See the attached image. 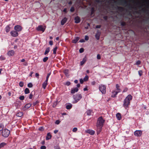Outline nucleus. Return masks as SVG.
<instances>
[{
	"mask_svg": "<svg viewBox=\"0 0 149 149\" xmlns=\"http://www.w3.org/2000/svg\"><path fill=\"white\" fill-rule=\"evenodd\" d=\"M30 91L29 89L27 88H26L24 90V93L25 94H27L29 93Z\"/></svg>",
	"mask_w": 149,
	"mask_h": 149,
	"instance_id": "27",
	"label": "nucleus"
},
{
	"mask_svg": "<svg viewBox=\"0 0 149 149\" xmlns=\"http://www.w3.org/2000/svg\"><path fill=\"white\" fill-rule=\"evenodd\" d=\"M15 53V52L13 50H11L9 51L7 53L8 55L9 56H13Z\"/></svg>",
	"mask_w": 149,
	"mask_h": 149,
	"instance_id": "11",
	"label": "nucleus"
},
{
	"mask_svg": "<svg viewBox=\"0 0 149 149\" xmlns=\"http://www.w3.org/2000/svg\"><path fill=\"white\" fill-rule=\"evenodd\" d=\"M60 122V121L59 120H57L56 121L55 123V124L58 125L59 124Z\"/></svg>",
	"mask_w": 149,
	"mask_h": 149,
	"instance_id": "52",
	"label": "nucleus"
},
{
	"mask_svg": "<svg viewBox=\"0 0 149 149\" xmlns=\"http://www.w3.org/2000/svg\"><path fill=\"white\" fill-rule=\"evenodd\" d=\"M19 86L21 87H22L24 86V83L22 81H20L19 83Z\"/></svg>",
	"mask_w": 149,
	"mask_h": 149,
	"instance_id": "35",
	"label": "nucleus"
},
{
	"mask_svg": "<svg viewBox=\"0 0 149 149\" xmlns=\"http://www.w3.org/2000/svg\"><path fill=\"white\" fill-rule=\"evenodd\" d=\"M10 133V131L6 128L3 130L2 132V136L5 138L9 136Z\"/></svg>",
	"mask_w": 149,
	"mask_h": 149,
	"instance_id": "4",
	"label": "nucleus"
},
{
	"mask_svg": "<svg viewBox=\"0 0 149 149\" xmlns=\"http://www.w3.org/2000/svg\"><path fill=\"white\" fill-rule=\"evenodd\" d=\"M39 130L42 131L44 130V128L42 127H41L38 129Z\"/></svg>",
	"mask_w": 149,
	"mask_h": 149,
	"instance_id": "42",
	"label": "nucleus"
},
{
	"mask_svg": "<svg viewBox=\"0 0 149 149\" xmlns=\"http://www.w3.org/2000/svg\"><path fill=\"white\" fill-rule=\"evenodd\" d=\"M67 20V19L65 17L61 21V24L62 25H63L66 22Z\"/></svg>",
	"mask_w": 149,
	"mask_h": 149,
	"instance_id": "19",
	"label": "nucleus"
},
{
	"mask_svg": "<svg viewBox=\"0 0 149 149\" xmlns=\"http://www.w3.org/2000/svg\"><path fill=\"white\" fill-rule=\"evenodd\" d=\"M48 59V57H47L44 58L43 59V61L44 62H45Z\"/></svg>",
	"mask_w": 149,
	"mask_h": 149,
	"instance_id": "39",
	"label": "nucleus"
},
{
	"mask_svg": "<svg viewBox=\"0 0 149 149\" xmlns=\"http://www.w3.org/2000/svg\"><path fill=\"white\" fill-rule=\"evenodd\" d=\"M50 51V49L49 47H47L46 48L45 52L44 53V54L46 55L48 54Z\"/></svg>",
	"mask_w": 149,
	"mask_h": 149,
	"instance_id": "29",
	"label": "nucleus"
},
{
	"mask_svg": "<svg viewBox=\"0 0 149 149\" xmlns=\"http://www.w3.org/2000/svg\"><path fill=\"white\" fill-rule=\"evenodd\" d=\"M132 97L131 95H128L124 100L123 105L126 109L128 108V106L130 104V101L132 100Z\"/></svg>",
	"mask_w": 149,
	"mask_h": 149,
	"instance_id": "1",
	"label": "nucleus"
},
{
	"mask_svg": "<svg viewBox=\"0 0 149 149\" xmlns=\"http://www.w3.org/2000/svg\"><path fill=\"white\" fill-rule=\"evenodd\" d=\"M4 128V126L2 124H0V131H1Z\"/></svg>",
	"mask_w": 149,
	"mask_h": 149,
	"instance_id": "34",
	"label": "nucleus"
},
{
	"mask_svg": "<svg viewBox=\"0 0 149 149\" xmlns=\"http://www.w3.org/2000/svg\"><path fill=\"white\" fill-rule=\"evenodd\" d=\"M84 49L83 48H81L79 50V51L80 53L83 52H84Z\"/></svg>",
	"mask_w": 149,
	"mask_h": 149,
	"instance_id": "49",
	"label": "nucleus"
},
{
	"mask_svg": "<svg viewBox=\"0 0 149 149\" xmlns=\"http://www.w3.org/2000/svg\"><path fill=\"white\" fill-rule=\"evenodd\" d=\"M72 107V105L71 104H70L66 106V108L68 109H70Z\"/></svg>",
	"mask_w": 149,
	"mask_h": 149,
	"instance_id": "30",
	"label": "nucleus"
},
{
	"mask_svg": "<svg viewBox=\"0 0 149 149\" xmlns=\"http://www.w3.org/2000/svg\"><path fill=\"white\" fill-rule=\"evenodd\" d=\"M64 73L66 76L68 75V70H65Z\"/></svg>",
	"mask_w": 149,
	"mask_h": 149,
	"instance_id": "32",
	"label": "nucleus"
},
{
	"mask_svg": "<svg viewBox=\"0 0 149 149\" xmlns=\"http://www.w3.org/2000/svg\"><path fill=\"white\" fill-rule=\"evenodd\" d=\"M35 75H36V76L38 78H39V74L37 73H36L35 74Z\"/></svg>",
	"mask_w": 149,
	"mask_h": 149,
	"instance_id": "58",
	"label": "nucleus"
},
{
	"mask_svg": "<svg viewBox=\"0 0 149 149\" xmlns=\"http://www.w3.org/2000/svg\"><path fill=\"white\" fill-rule=\"evenodd\" d=\"M88 90V88L87 87H86L85 88H84V91H86Z\"/></svg>",
	"mask_w": 149,
	"mask_h": 149,
	"instance_id": "61",
	"label": "nucleus"
},
{
	"mask_svg": "<svg viewBox=\"0 0 149 149\" xmlns=\"http://www.w3.org/2000/svg\"><path fill=\"white\" fill-rule=\"evenodd\" d=\"M6 145V143L4 142H2L0 144V149Z\"/></svg>",
	"mask_w": 149,
	"mask_h": 149,
	"instance_id": "28",
	"label": "nucleus"
},
{
	"mask_svg": "<svg viewBox=\"0 0 149 149\" xmlns=\"http://www.w3.org/2000/svg\"><path fill=\"white\" fill-rule=\"evenodd\" d=\"M86 133H88L91 135H93L95 133V131L93 130H88L86 131Z\"/></svg>",
	"mask_w": 149,
	"mask_h": 149,
	"instance_id": "12",
	"label": "nucleus"
},
{
	"mask_svg": "<svg viewBox=\"0 0 149 149\" xmlns=\"http://www.w3.org/2000/svg\"><path fill=\"white\" fill-rule=\"evenodd\" d=\"M57 47H55L53 49V53L54 54H56V51L57 49Z\"/></svg>",
	"mask_w": 149,
	"mask_h": 149,
	"instance_id": "33",
	"label": "nucleus"
},
{
	"mask_svg": "<svg viewBox=\"0 0 149 149\" xmlns=\"http://www.w3.org/2000/svg\"><path fill=\"white\" fill-rule=\"evenodd\" d=\"M74 101L73 102V103H76L79 101L82 98V95L80 94H77L73 96Z\"/></svg>",
	"mask_w": 149,
	"mask_h": 149,
	"instance_id": "2",
	"label": "nucleus"
},
{
	"mask_svg": "<svg viewBox=\"0 0 149 149\" xmlns=\"http://www.w3.org/2000/svg\"><path fill=\"white\" fill-rule=\"evenodd\" d=\"M79 37H76L74 39L72 40V42L74 43H75L78 41L79 40Z\"/></svg>",
	"mask_w": 149,
	"mask_h": 149,
	"instance_id": "15",
	"label": "nucleus"
},
{
	"mask_svg": "<svg viewBox=\"0 0 149 149\" xmlns=\"http://www.w3.org/2000/svg\"><path fill=\"white\" fill-rule=\"evenodd\" d=\"M141 63V62L139 60V61H138L136 62V64L137 65H139Z\"/></svg>",
	"mask_w": 149,
	"mask_h": 149,
	"instance_id": "53",
	"label": "nucleus"
},
{
	"mask_svg": "<svg viewBox=\"0 0 149 149\" xmlns=\"http://www.w3.org/2000/svg\"><path fill=\"white\" fill-rule=\"evenodd\" d=\"M95 81H93L91 82V84L92 85H93L95 84Z\"/></svg>",
	"mask_w": 149,
	"mask_h": 149,
	"instance_id": "60",
	"label": "nucleus"
},
{
	"mask_svg": "<svg viewBox=\"0 0 149 149\" xmlns=\"http://www.w3.org/2000/svg\"><path fill=\"white\" fill-rule=\"evenodd\" d=\"M77 127H74L72 130V131L74 132H75L77 131Z\"/></svg>",
	"mask_w": 149,
	"mask_h": 149,
	"instance_id": "43",
	"label": "nucleus"
},
{
	"mask_svg": "<svg viewBox=\"0 0 149 149\" xmlns=\"http://www.w3.org/2000/svg\"><path fill=\"white\" fill-rule=\"evenodd\" d=\"M46 147L45 146H43L40 147L41 149H46Z\"/></svg>",
	"mask_w": 149,
	"mask_h": 149,
	"instance_id": "50",
	"label": "nucleus"
},
{
	"mask_svg": "<svg viewBox=\"0 0 149 149\" xmlns=\"http://www.w3.org/2000/svg\"><path fill=\"white\" fill-rule=\"evenodd\" d=\"M47 81L45 80L42 84V87L44 89L46 88V86L47 84Z\"/></svg>",
	"mask_w": 149,
	"mask_h": 149,
	"instance_id": "18",
	"label": "nucleus"
},
{
	"mask_svg": "<svg viewBox=\"0 0 149 149\" xmlns=\"http://www.w3.org/2000/svg\"><path fill=\"white\" fill-rule=\"evenodd\" d=\"M10 34L13 37H17L18 35V33L16 31L13 30L10 31Z\"/></svg>",
	"mask_w": 149,
	"mask_h": 149,
	"instance_id": "8",
	"label": "nucleus"
},
{
	"mask_svg": "<svg viewBox=\"0 0 149 149\" xmlns=\"http://www.w3.org/2000/svg\"><path fill=\"white\" fill-rule=\"evenodd\" d=\"M75 22L76 23H78L80 22V18L78 16L74 18Z\"/></svg>",
	"mask_w": 149,
	"mask_h": 149,
	"instance_id": "14",
	"label": "nucleus"
},
{
	"mask_svg": "<svg viewBox=\"0 0 149 149\" xmlns=\"http://www.w3.org/2000/svg\"><path fill=\"white\" fill-rule=\"evenodd\" d=\"M8 95L9 96H10L11 95V93L10 92H9L8 93Z\"/></svg>",
	"mask_w": 149,
	"mask_h": 149,
	"instance_id": "63",
	"label": "nucleus"
},
{
	"mask_svg": "<svg viewBox=\"0 0 149 149\" xmlns=\"http://www.w3.org/2000/svg\"><path fill=\"white\" fill-rule=\"evenodd\" d=\"M31 106V104L30 103H28L26 104L24 106V107L26 109H28Z\"/></svg>",
	"mask_w": 149,
	"mask_h": 149,
	"instance_id": "24",
	"label": "nucleus"
},
{
	"mask_svg": "<svg viewBox=\"0 0 149 149\" xmlns=\"http://www.w3.org/2000/svg\"><path fill=\"white\" fill-rule=\"evenodd\" d=\"M14 29L17 32H19L22 30V27L19 25H17L15 26Z\"/></svg>",
	"mask_w": 149,
	"mask_h": 149,
	"instance_id": "7",
	"label": "nucleus"
},
{
	"mask_svg": "<svg viewBox=\"0 0 149 149\" xmlns=\"http://www.w3.org/2000/svg\"><path fill=\"white\" fill-rule=\"evenodd\" d=\"M49 45H53V41H52V40L50 41L49 42Z\"/></svg>",
	"mask_w": 149,
	"mask_h": 149,
	"instance_id": "56",
	"label": "nucleus"
},
{
	"mask_svg": "<svg viewBox=\"0 0 149 149\" xmlns=\"http://www.w3.org/2000/svg\"><path fill=\"white\" fill-rule=\"evenodd\" d=\"M88 76L87 75H86L85 76V77L83 79L84 81H86L88 80Z\"/></svg>",
	"mask_w": 149,
	"mask_h": 149,
	"instance_id": "31",
	"label": "nucleus"
},
{
	"mask_svg": "<svg viewBox=\"0 0 149 149\" xmlns=\"http://www.w3.org/2000/svg\"><path fill=\"white\" fill-rule=\"evenodd\" d=\"M74 8H73V7H72L70 9V11L71 12L73 11H74Z\"/></svg>",
	"mask_w": 149,
	"mask_h": 149,
	"instance_id": "59",
	"label": "nucleus"
},
{
	"mask_svg": "<svg viewBox=\"0 0 149 149\" xmlns=\"http://www.w3.org/2000/svg\"><path fill=\"white\" fill-rule=\"evenodd\" d=\"M10 25L7 26L6 27V31L7 33L8 32L10 31Z\"/></svg>",
	"mask_w": 149,
	"mask_h": 149,
	"instance_id": "22",
	"label": "nucleus"
},
{
	"mask_svg": "<svg viewBox=\"0 0 149 149\" xmlns=\"http://www.w3.org/2000/svg\"><path fill=\"white\" fill-rule=\"evenodd\" d=\"M97 133L99 134L101 131L102 130V127H97Z\"/></svg>",
	"mask_w": 149,
	"mask_h": 149,
	"instance_id": "26",
	"label": "nucleus"
},
{
	"mask_svg": "<svg viewBox=\"0 0 149 149\" xmlns=\"http://www.w3.org/2000/svg\"><path fill=\"white\" fill-rule=\"evenodd\" d=\"M0 59L1 60H3L5 59V58L3 56H1L0 57Z\"/></svg>",
	"mask_w": 149,
	"mask_h": 149,
	"instance_id": "48",
	"label": "nucleus"
},
{
	"mask_svg": "<svg viewBox=\"0 0 149 149\" xmlns=\"http://www.w3.org/2000/svg\"><path fill=\"white\" fill-rule=\"evenodd\" d=\"M38 103V102L37 101H36L35 102H33V105L34 106L35 105L37 104Z\"/></svg>",
	"mask_w": 149,
	"mask_h": 149,
	"instance_id": "54",
	"label": "nucleus"
},
{
	"mask_svg": "<svg viewBox=\"0 0 149 149\" xmlns=\"http://www.w3.org/2000/svg\"><path fill=\"white\" fill-rule=\"evenodd\" d=\"M78 88L77 87L72 88L71 89V93L72 94H74L75 93L77 92L78 91Z\"/></svg>",
	"mask_w": 149,
	"mask_h": 149,
	"instance_id": "10",
	"label": "nucleus"
},
{
	"mask_svg": "<svg viewBox=\"0 0 149 149\" xmlns=\"http://www.w3.org/2000/svg\"><path fill=\"white\" fill-rule=\"evenodd\" d=\"M24 96H20L19 99L21 100H23L24 99Z\"/></svg>",
	"mask_w": 149,
	"mask_h": 149,
	"instance_id": "40",
	"label": "nucleus"
},
{
	"mask_svg": "<svg viewBox=\"0 0 149 149\" xmlns=\"http://www.w3.org/2000/svg\"><path fill=\"white\" fill-rule=\"evenodd\" d=\"M80 42H85V41L84 40V39H81L80 40H79V41Z\"/></svg>",
	"mask_w": 149,
	"mask_h": 149,
	"instance_id": "57",
	"label": "nucleus"
},
{
	"mask_svg": "<svg viewBox=\"0 0 149 149\" xmlns=\"http://www.w3.org/2000/svg\"><path fill=\"white\" fill-rule=\"evenodd\" d=\"M116 118L118 120H120L121 119V114L119 113H118L116 114Z\"/></svg>",
	"mask_w": 149,
	"mask_h": 149,
	"instance_id": "16",
	"label": "nucleus"
},
{
	"mask_svg": "<svg viewBox=\"0 0 149 149\" xmlns=\"http://www.w3.org/2000/svg\"><path fill=\"white\" fill-rule=\"evenodd\" d=\"M80 86V84H77L76 87H77L78 88Z\"/></svg>",
	"mask_w": 149,
	"mask_h": 149,
	"instance_id": "62",
	"label": "nucleus"
},
{
	"mask_svg": "<svg viewBox=\"0 0 149 149\" xmlns=\"http://www.w3.org/2000/svg\"><path fill=\"white\" fill-rule=\"evenodd\" d=\"M116 88L117 89V91L118 92H120L121 91V90L120 88V86L118 84H116Z\"/></svg>",
	"mask_w": 149,
	"mask_h": 149,
	"instance_id": "25",
	"label": "nucleus"
},
{
	"mask_svg": "<svg viewBox=\"0 0 149 149\" xmlns=\"http://www.w3.org/2000/svg\"><path fill=\"white\" fill-rule=\"evenodd\" d=\"M27 86L29 88H31L33 86V84L31 83H30L28 84Z\"/></svg>",
	"mask_w": 149,
	"mask_h": 149,
	"instance_id": "36",
	"label": "nucleus"
},
{
	"mask_svg": "<svg viewBox=\"0 0 149 149\" xmlns=\"http://www.w3.org/2000/svg\"><path fill=\"white\" fill-rule=\"evenodd\" d=\"M85 39L86 40H88L89 39V37L87 36H85Z\"/></svg>",
	"mask_w": 149,
	"mask_h": 149,
	"instance_id": "47",
	"label": "nucleus"
},
{
	"mask_svg": "<svg viewBox=\"0 0 149 149\" xmlns=\"http://www.w3.org/2000/svg\"><path fill=\"white\" fill-rule=\"evenodd\" d=\"M128 90V88H125L123 91V92H126Z\"/></svg>",
	"mask_w": 149,
	"mask_h": 149,
	"instance_id": "55",
	"label": "nucleus"
},
{
	"mask_svg": "<svg viewBox=\"0 0 149 149\" xmlns=\"http://www.w3.org/2000/svg\"><path fill=\"white\" fill-rule=\"evenodd\" d=\"M23 113L22 112H18L16 114L17 116L19 117H21L23 115Z\"/></svg>",
	"mask_w": 149,
	"mask_h": 149,
	"instance_id": "20",
	"label": "nucleus"
},
{
	"mask_svg": "<svg viewBox=\"0 0 149 149\" xmlns=\"http://www.w3.org/2000/svg\"><path fill=\"white\" fill-rule=\"evenodd\" d=\"M119 93L118 91H113L112 92V94L111 97H115L116 96L118 93Z\"/></svg>",
	"mask_w": 149,
	"mask_h": 149,
	"instance_id": "13",
	"label": "nucleus"
},
{
	"mask_svg": "<svg viewBox=\"0 0 149 149\" xmlns=\"http://www.w3.org/2000/svg\"><path fill=\"white\" fill-rule=\"evenodd\" d=\"M33 92H32L29 95V98L30 99H31L33 97V94L32 93Z\"/></svg>",
	"mask_w": 149,
	"mask_h": 149,
	"instance_id": "41",
	"label": "nucleus"
},
{
	"mask_svg": "<svg viewBox=\"0 0 149 149\" xmlns=\"http://www.w3.org/2000/svg\"><path fill=\"white\" fill-rule=\"evenodd\" d=\"M50 73H49L47 75V77H46V81H48V78L50 76Z\"/></svg>",
	"mask_w": 149,
	"mask_h": 149,
	"instance_id": "45",
	"label": "nucleus"
},
{
	"mask_svg": "<svg viewBox=\"0 0 149 149\" xmlns=\"http://www.w3.org/2000/svg\"><path fill=\"white\" fill-rule=\"evenodd\" d=\"M74 82L75 83V84H77L78 82V80H74Z\"/></svg>",
	"mask_w": 149,
	"mask_h": 149,
	"instance_id": "64",
	"label": "nucleus"
},
{
	"mask_svg": "<svg viewBox=\"0 0 149 149\" xmlns=\"http://www.w3.org/2000/svg\"><path fill=\"white\" fill-rule=\"evenodd\" d=\"M138 73L140 76H141L142 75L143 72L142 70H140L138 71Z\"/></svg>",
	"mask_w": 149,
	"mask_h": 149,
	"instance_id": "37",
	"label": "nucleus"
},
{
	"mask_svg": "<svg viewBox=\"0 0 149 149\" xmlns=\"http://www.w3.org/2000/svg\"><path fill=\"white\" fill-rule=\"evenodd\" d=\"M70 84H71L70 82V81H67L65 83V85L67 86H69Z\"/></svg>",
	"mask_w": 149,
	"mask_h": 149,
	"instance_id": "44",
	"label": "nucleus"
},
{
	"mask_svg": "<svg viewBox=\"0 0 149 149\" xmlns=\"http://www.w3.org/2000/svg\"><path fill=\"white\" fill-rule=\"evenodd\" d=\"M52 135L50 134V133H48L46 137V139L47 140H48L50 139Z\"/></svg>",
	"mask_w": 149,
	"mask_h": 149,
	"instance_id": "17",
	"label": "nucleus"
},
{
	"mask_svg": "<svg viewBox=\"0 0 149 149\" xmlns=\"http://www.w3.org/2000/svg\"><path fill=\"white\" fill-rule=\"evenodd\" d=\"M99 88L100 91L102 94H105L106 93V87L102 84H101L99 86Z\"/></svg>",
	"mask_w": 149,
	"mask_h": 149,
	"instance_id": "5",
	"label": "nucleus"
},
{
	"mask_svg": "<svg viewBox=\"0 0 149 149\" xmlns=\"http://www.w3.org/2000/svg\"><path fill=\"white\" fill-rule=\"evenodd\" d=\"M104 122V120L102 117H100L98 118L97 123V127H102Z\"/></svg>",
	"mask_w": 149,
	"mask_h": 149,
	"instance_id": "3",
	"label": "nucleus"
},
{
	"mask_svg": "<svg viewBox=\"0 0 149 149\" xmlns=\"http://www.w3.org/2000/svg\"><path fill=\"white\" fill-rule=\"evenodd\" d=\"M86 61V59L85 58H84L82 60L80 64L81 65H83Z\"/></svg>",
	"mask_w": 149,
	"mask_h": 149,
	"instance_id": "23",
	"label": "nucleus"
},
{
	"mask_svg": "<svg viewBox=\"0 0 149 149\" xmlns=\"http://www.w3.org/2000/svg\"><path fill=\"white\" fill-rule=\"evenodd\" d=\"M84 80L82 79H80V82L81 84H83L84 82Z\"/></svg>",
	"mask_w": 149,
	"mask_h": 149,
	"instance_id": "51",
	"label": "nucleus"
},
{
	"mask_svg": "<svg viewBox=\"0 0 149 149\" xmlns=\"http://www.w3.org/2000/svg\"><path fill=\"white\" fill-rule=\"evenodd\" d=\"M45 28L46 27L45 26H43L42 25H40L38 26L36 28V30L38 31H41L42 32H43L45 31Z\"/></svg>",
	"mask_w": 149,
	"mask_h": 149,
	"instance_id": "6",
	"label": "nucleus"
},
{
	"mask_svg": "<svg viewBox=\"0 0 149 149\" xmlns=\"http://www.w3.org/2000/svg\"><path fill=\"white\" fill-rule=\"evenodd\" d=\"M100 33L99 32H97L95 35V37L97 40H99L100 38Z\"/></svg>",
	"mask_w": 149,
	"mask_h": 149,
	"instance_id": "21",
	"label": "nucleus"
},
{
	"mask_svg": "<svg viewBox=\"0 0 149 149\" xmlns=\"http://www.w3.org/2000/svg\"><path fill=\"white\" fill-rule=\"evenodd\" d=\"M97 57L98 59H100L101 58L100 55L99 54H98L97 55Z\"/></svg>",
	"mask_w": 149,
	"mask_h": 149,
	"instance_id": "46",
	"label": "nucleus"
},
{
	"mask_svg": "<svg viewBox=\"0 0 149 149\" xmlns=\"http://www.w3.org/2000/svg\"><path fill=\"white\" fill-rule=\"evenodd\" d=\"M134 135L136 136H140L142 134V131L140 130H137L134 132Z\"/></svg>",
	"mask_w": 149,
	"mask_h": 149,
	"instance_id": "9",
	"label": "nucleus"
},
{
	"mask_svg": "<svg viewBox=\"0 0 149 149\" xmlns=\"http://www.w3.org/2000/svg\"><path fill=\"white\" fill-rule=\"evenodd\" d=\"M86 113L88 115H90L91 114V111L90 110H88L86 111Z\"/></svg>",
	"mask_w": 149,
	"mask_h": 149,
	"instance_id": "38",
	"label": "nucleus"
}]
</instances>
